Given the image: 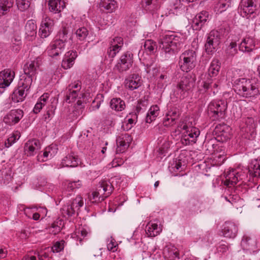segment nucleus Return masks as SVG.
Wrapping results in <instances>:
<instances>
[{"instance_id": "obj_1", "label": "nucleus", "mask_w": 260, "mask_h": 260, "mask_svg": "<svg viewBox=\"0 0 260 260\" xmlns=\"http://www.w3.org/2000/svg\"><path fill=\"white\" fill-rule=\"evenodd\" d=\"M81 89V82L77 80L70 84L67 87L65 101L68 103L77 101L74 106V113L76 117L81 115L85 108V104L88 101L87 94Z\"/></svg>"}, {"instance_id": "obj_2", "label": "nucleus", "mask_w": 260, "mask_h": 260, "mask_svg": "<svg viewBox=\"0 0 260 260\" xmlns=\"http://www.w3.org/2000/svg\"><path fill=\"white\" fill-rule=\"evenodd\" d=\"M235 92L240 96L253 98L259 94L260 82L257 78H239L234 81Z\"/></svg>"}, {"instance_id": "obj_3", "label": "nucleus", "mask_w": 260, "mask_h": 260, "mask_svg": "<svg viewBox=\"0 0 260 260\" xmlns=\"http://www.w3.org/2000/svg\"><path fill=\"white\" fill-rule=\"evenodd\" d=\"M186 39L180 33L170 32L163 37L160 47L165 54H174L180 49Z\"/></svg>"}, {"instance_id": "obj_4", "label": "nucleus", "mask_w": 260, "mask_h": 260, "mask_svg": "<svg viewBox=\"0 0 260 260\" xmlns=\"http://www.w3.org/2000/svg\"><path fill=\"white\" fill-rule=\"evenodd\" d=\"M228 104L221 100L211 101L207 107V114L212 121L220 120L225 118Z\"/></svg>"}, {"instance_id": "obj_5", "label": "nucleus", "mask_w": 260, "mask_h": 260, "mask_svg": "<svg viewBox=\"0 0 260 260\" xmlns=\"http://www.w3.org/2000/svg\"><path fill=\"white\" fill-rule=\"evenodd\" d=\"M113 181L111 183L107 180L100 182L96 190L89 196L90 201L96 204L104 201L113 191Z\"/></svg>"}, {"instance_id": "obj_6", "label": "nucleus", "mask_w": 260, "mask_h": 260, "mask_svg": "<svg viewBox=\"0 0 260 260\" xmlns=\"http://www.w3.org/2000/svg\"><path fill=\"white\" fill-rule=\"evenodd\" d=\"M195 80L191 76L187 75L181 78L174 89V94L177 98L183 100L188 95V92L194 85Z\"/></svg>"}, {"instance_id": "obj_7", "label": "nucleus", "mask_w": 260, "mask_h": 260, "mask_svg": "<svg viewBox=\"0 0 260 260\" xmlns=\"http://www.w3.org/2000/svg\"><path fill=\"white\" fill-rule=\"evenodd\" d=\"M197 54L194 51L188 50L182 53L178 61L180 70L184 72H188L196 67Z\"/></svg>"}, {"instance_id": "obj_8", "label": "nucleus", "mask_w": 260, "mask_h": 260, "mask_svg": "<svg viewBox=\"0 0 260 260\" xmlns=\"http://www.w3.org/2000/svg\"><path fill=\"white\" fill-rule=\"evenodd\" d=\"M179 127L181 129L185 131L181 139V142L183 145H192L196 142L197 138L200 134V131L199 128L188 126L186 123L184 122L180 123Z\"/></svg>"}, {"instance_id": "obj_9", "label": "nucleus", "mask_w": 260, "mask_h": 260, "mask_svg": "<svg viewBox=\"0 0 260 260\" xmlns=\"http://www.w3.org/2000/svg\"><path fill=\"white\" fill-rule=\"evenodd\" d=\"M134 63V55L130 51H126L121 55L114 70L118 73H122L130 69Z\"/></svg>"}, {"instance_id": "obj_10", "label": "nucleus", "mask_w": 260, "mask_h": 260, "mask_svg": "<svg viewBox=\"0 0 260 260\" xmlns=\"http://www.w3.org/2000/svg\"><path fill=\"white\" fill-rule=\"evenodd\" d=\"M84 205L83 198L78 196L73 201L69 202L64 205L61 209L60 211L62 216L64 217L71 216L77 213L80 208Z\"/></svg>"}, {"instance_id": "obj_11", "label": "nucleus", "mask_w": 260, "mask_h": 260, "mask_svg": "<svg viewBox=\"0 0 260 260\" xmlns=\"http://www.w3.org/2000/svg\"><path fill=\"white\" fill-rule=\"evenodd\" d=\"M220 39L221 36L218 31L216 30L211 31L205 45L206 52L208 54L213 53L219 45Z\"/></svg>"}, {"instance_id": "obj_12", "label": "nucleus", "mask_w": 260, "mask_h": 260, "mask_svg": "<svg viewBox=\"0 0 260 260\" xmlns=\"http://www.w3.org/2000/svg\"><path fill=\"white\" fill-rule=\"evenodd\" d=\"M54 25V20L46 16L43 17L39 30V35L41 38L48 37L52 32Z\"/></svg>"}, {"instance_id": "obj_13", "label": "nucleus", "mask_w": 260, "mask_h": 260, "mask_svg": "<svg viewBox=\"0 0 260 260\" xmlns=\"http://www.w3.org/2000/svg\"><path fill=\"white\" fill-rule=\"evenodd\" d=\"M256 10L254 0H241L239 6V13L243 17L249 18Z\"/></svg>"}, {"instance_id": "obj_14", "label": "nucleus", "mask_w": 260, "mask_h": 260, "mask_svg": "<svg viewBox=\"0 0 260 260\" xmlns=\"http://www.w3.org/2000/svg\"><path fill=\"white\" fill-rule=\"evenodd\" d=\"M204 209L203 202L199 199L189 200L184 209V213L188 216L196 215L201 213Z\"/></svg>"}, {"instance_id": "obj_15", "label": "nucleus", "mask_w": 260, "mask_h": 260, "mask_svg": "<svg viewBox=\"0 0 260 260\" xmlns=\"http://www.w3.org/2000/svg\"><path fill=\"white\" fill-rule=\"evenodd\" d=\"M42 62V57L38 56L33 60L27 62L24 66V73L34 77L38 73Z\"/></svg>"}, {"instance_id": "obj_16", "label": "nucleus", "mask_w": 260, "mask_h": 260, "mask_svg": "<svg viewBox=\"0 0 260 260\" xmlns=\"http://www.w3.org/2000/svg\"><path fill=\"white\" fill-rule=\"evenodd\" d=\"M132 139L131 136L127 133H124L120 134L116 139L117 145L116 153L124 152L128 147Z\"/></svg>"}, {"instance_id": "obj_17", "label": "nucleus", "mask_w": 260, "mask_h": 260, "mask_svg": "<svg viewBox=\"0 0 260 260\" xmlns=\"http://www.w3.org/2000/svg\"><path fill=\"white\" fill-rule=\"evenodd\" d=\"M123 45V38L116 37L112 39L110 41V45L107 50V54L111 58H114L121 50Z\"/></svg>"}, {"instance_id": "obj_18", "label": "nucleus", "mask_w": 260, "mask_h": 260, "mask_svg": "<svg viewBox=\"0 0 260 260\" xmlns=\"http://www.w3.org/2000/svg\"><path fill=\"white\" fill-rule=\"evenodd\" d=\"M238 231V224L231 221H225L222 226V235L227 238H235L237 235Z\"/></svg>"}, {"instance_id": "obj_19", "label": "nucleus", "mask_w": 260, "mask_h": 260, "mask_svg": "<svg viewBox=\"0 0 260 260\" xmlns=\"http://www.w3.org/2000/svg\"><path fill=\"white\" fill-rule=\"evenodd\" d=\"M218 86L217 82L213 81L210 79H207L201 82L199 90L209 95H215L218 91Z\"/></svg>"}, {"instance_id": "obj_20", "label": "nucleus", "mask_w": 260, "mask_h": 260, "mask_svg": "<svg viewBox=\"0 0 260 260\" xmlns=\"http://www.w3.org/2000/svg\"><path fill=\"white\" fill-rule=\"evenodd\" d=\"M225 179L223 180L224 185L229 187L235 185L240 180L243 179L239 172L236 169H232L228 171L224 175Z\"/></svg>"}, {"instance_id": "obj_21", "label": "nucleus", "mask_w": 260, "mask_h": 260, "mask_svg": "<svg viewBox=\"0 0 260 260\" xmlns=\"http://www.w3.org/2000/svg\"><path fill=\"white\" fill-rule=\"evenodd\" d=\"M66 45L62 42H58L55 40L51 42L46 49L47 54L52 57L59 56L64 51Z\"/></svg>"}, {"instance_id": "obj_22", "label": "nucleus", "mask_w": 260, "mask_h": 260, "mask_svg": "<svg viewBox=\"0 0 260 260\" xmlns=\"http://www.w3.org/2000/svg\"><path fill=\"white\" fill-rule=\"evenodd\" d=\"M23 116V111L19 109L11 110L4 117V122L10 125H14L19 122Z\"/></svg>"}, {"instance_id": "obj_23", "label": "nucleus", "mask_w": 260, "mask_h": 260, "mask_svg": "<svg viewBox=\"0 0 260 260\" xmlns=\"http://www.w3.org/2000/svg\"><path fill=\"white\" fill-rule=\"evenodd\" d=\"M142 6L146 11L150 12L154 15L157 14L156 17H158L160 15L161 17H164V15L161 12L160 4L156 2L155 0H142Z\"/></svg>"}, {"instance_id": "obj_24", "label": "nucleus", "mask_w": 260, "mask_h": 260, "mask_svg": "<svg viewBox=\"0 0 260 260\" xmlns=\"http://www.w3.org/2000/svg\"><path fill=\"white\" fill-rule=\"evenodd\" d=\"M15 73L10 69H6L0 72V88L8 87L13 81Z\"/></svg>"}, {"instance_id": "obj_25", "label": "nucleus", "mask_w": 260, "mask_h": 260, "mask_svg": "<svg viewBox=\"0 0 260 260\" xmlns=\"http://www.w3.org/2000/svg\"><path fill=\"white\" fill-rule=\"evenodd\" d=\"M209 18V12L206 11H202L197 14L192 20V26L193 29H200L208 20Z\"/></svg>"}, {"instance_id": "obj_26", "label": "nucleus", "mask_w": 260, "mask_h": 260, "mask_svg": "<svg viewBox=\"0 0 260 260\" xmlns=\"http://www.w3.org/2000/svg\"><path fill=\"white\" fill-rule=\"evenodd\" d=\"M125 86L131 90L137 89L141 85V77L138 74H133L127 76L124 81Z\"/></svg>"}, {"instance_id": "obj_27", "label": "nucleus", "mask_w": 260, "mask_h": 260, "mask_svg": "<svg viewBox=\"0 0 260 260\" xmlns=\"http://www.w3.org/2000/svg\"><path fill=\"white\" fill-rule=\"evenodd\" d=\"M41 149L39 140L35 139L27 141L24 145V150L27 156H32Z\"/></svg>"}, {"instance_id": "obj_28", "label": "nucleus", "mask_w": 260, "mask_h": 260, "mask_svg": "<svg viewBox=\"0 0 260 260\" xmlns=\"http://www.w3.org/2000/svg\"><path fill=\"white\" fill-rule=\"evenodd\" d=\"M239 50L243 52L250 53L255 49V41L252 37L247 36L239 45Z\"/></svg>"}, {"instance_id": "obj_29", "label": "nucleus", "mask_w": 260, "mask_h": 260, "mask_svg": "<svg viewBox=\"0 0 260 260\" xmlns=\"http://www.w3.org/2000/svg\"><path fill=\"white\" fill-rule=\"evenodd\" d=\"M241 245L244 250L248 251L250 253L254 252L257 247L255 238L246 235L244 236Z\"/></svg>"}, {"instance_id": "obj_30", "label": "nucleus", "mask_w": 260, "mask_h": 260, "mask_svg": "<svg viewBox=\"0 0 260 260\" xmlns=\"http://www.w3.org/2000/svg\"><path fill=\"white\" fill-rule=\"evenodd\" d=\"M77 57V53L76 51L71 50L67 52L64 54L62 61V67L65 70L70 69L74 64L75 60Z\"/></svg>"}, {"instance_id": "obj_31", "label": "nucleus", "mask_w": 260, "mask_h": 260, "mask_svg": "<svg viewBox=\"0 0 260 260\" xmlns=\"http://www.w3.org/2000/svg\"><path fill=\"white\" fill-rule=\"evenodd\" d=\"M57 148L56 146L51 145L46 147L43 154L40 153L37 156L38 160L39 161H45L51 158L57 153Z\"/></svg>"}, {"instance_id": "obj_32", "label": "nucleus", "mask_w": 260, "mask_h": 260, "mask_svg": "<svg viewBox=\"0 0 260 260\" xmlns=\"http://www.w3.org/2000/svg\"><path fill=\"white\" fill-rule=\"evenodd\" d=\"M37 26L33 20H28L25 26L26 38L28 41H32L37 35Z\"/></svg>"}, {"instance_id": "obj_33", "label": "nucleus", "mask_w": 260, "mask_h": 260, "mask_svg": "<svg viewBox=\"0 0 260 260\" xmlns=\"http://www.w3.org/2000/svg\"><path fill=\"white\" fill-rule=\"evenodd\" d=\"M161 227L158 225V222L156 221L149 222L145 229L146 234L149 237H154L157 236L161 232Z\"/></svg>"}, {"instance_id": "obj_34", "label": "nucleus", "mask_w": 260, "mask_h": 260, "mask_svg": "<svg viewBox=\"0 0 260 260\" xmlns=\"http://www.w3.org/2000/svg\"><path fill=\"white\" fill-rule=\"evenodd\" d=\"M80 162V159L77 155L74 153H71L62 159L61 164L63 167H76Z\"/></svg>"}, {"instance_id": "obj_35", "label": "nucleus", "mask_w": 260, "mask_h": 260, "mask_svg": "<svg viewBox=\"0 0 260 260\" xmlns=\"http://www.w3.org/2000/svg\"><path fill=\"white\" fill-rule=\"evenodd\" d=\"M230 127L224 123L219 124L216 126L214 133L218 137H223L224 139L230 138Z\"/></svg>"}, {"instance_id": "obj_36", "label": "nucleus", "mask_w": 260, "mask_h": 260, "mask_svg": "<svg viewBox=\"0 0 260 260\" xmlns=\"http://www.w3.org/2000/svg\"><path fill=\"white\" fill-rule=\"evenodd\" d=\"M34 78L24 73L20 77L18 86L26 90V91H28L31 85Z\"/></svg>"}, {"instance_id": "obj_37", "label": "nucleus", "mask_w": 260, "mask_h": 260, "mask_svg": "<svg viewBox=\"0 0 260 260\" xmlns=\"http://www.w3.org/2000/svg\"><path fill=\"white\" fill-rule=\"evenodd\" d=\"M49 10L54 13H59L66 7L65 3L61 0H49L48 2Z\"/></svg>"}, {"instance_id": "obj_38", "label": "nucleus", "mask_w": 260, "mask_h": 260, "mask_svg": "<svg viewBox=\"0 0 260 260\" xmlns=\"http://www.w3.org/2000/svg\"><path fill=\"white\" fill-rule=\"evenodd\" d=\"M27 92L26 90L18 86L17 88L15 89L12 94V101L15 103L23 101L27 95Z\"/></svg>"}, {"instance_id": "obj_39", "label": "nucleus", "mask_w": 260, "mask_h": 260, "mask_svg": "<svg viewBox=\"0 0 260 260\" xmlns=\"http://www.w3.org/2000/svg\"><path fill=\"white\" fill-rule=\"evenodd\" d=\"M88 234L86 230L82 227L76 229L74 233L71 234V237L77 241L76 244H81L82 240Z\"/></svg>"}, {"instance_id": "obj_40", "label": "nucleus", "mask_w": 260, "mask_h": 260, "mask_svg": "<svg viewBox=\"0 0 260 260\" xmlns=\"http://www.w3.org/2000/svg\"><path fill=\"white\" fill-rule=\"evenodd\" d=\"M165 257L168 260H179V252L178 249L174 247H167L164 252Z\"/></svg>"}, {"instance_id": "obj_41", "label": "nucleus", "mask_w": 260, "mask_h": 260, "mask_svg": "<svg viewBox=\"0 0 260 260\" xmlns=\"http://www.w3.org/2000/svg\"><path fill=\"white\" fill-rule=\"evenodd\" d=\"M159 107L157 105L151 106L146 117V122L147 123H150L152 121H154L156 117L159 115Z\"/></svg>"}, {"instance_id": "obj_42", "label": "nucleus", "mask_w": 260, "mask_h": 260, "mask_svg": "<svg viewBox=\"0 0 260 260\" xmlns=\"http://www.w3.org/2000/svg\"><path fill=\"white\" fill-rule=\"evenodd\" d=\"M100 7L103 8L108 13H112L118 7L117 2L115 0H101L99 4Z\"/></svg>"}, {"instance_id": "obj_43", "label": "nucleus", "mask_w": 260, "mask_h": 260, "mask_svg": "<svg viewBox=\"0 0 260 260\" xmlns=\"http://www.w3.org/2000/svg\"><path fill=\"white\" fill-rule=\"evenodd\" d=\"M66 190L62 192V195L64 197H69L71 195V193L67 192L75 191L76 189L80 188L82 186V182L80 180H78L75 181H70L67 184Z\"/></svg>"}, {"instance_id": "obj_44", "label": "nucleus", "mask_w": 260, "mask_h": 260, "mask_svg": "<svg viewBox=\"0 0 260 260\" xmlns=\"http://www.w3.org/2000/svg\"><path fill=\"white\" fill-rule=\"evenodd\" d=\"M74 29L75 30L74 35L77 41L80 42L84 41L88 35L87 29L84 26L80 27L79 25L78 27H75Z\"/></svg>"}, {"instance_id": "obj_45", "label": "nucleus", "mask_w": 260, "mask_h": 260, "mask_svg": "<svg viewBox=\"0 0 260 260\" xmlns=\"http://www.w3.org/2000/svg\"><path fill=\"white\" fill-rule=\"evenodd\" d=\"M110 106L112 109L116 111H121L125 108V104L124 101L120 98H113L110 102Z\"/></svg>"}, {"instance_id": "obj_46", "label": "nucleus", "mask_w": 260, "mask_h": 260, "mask_svg": "<svg viewBox=\"0 0 260 260\" xmlns=\"http://www.w3.org/2000/svg\"><path fill=\"white\" fill-rule=\"evenodd\" d=\"M220 69V62L218 59H214L208 69V74L211 77L216 76Z\"/></svg>"}, {"instance_id": "obj_47", "label": "nucleus", "mask_w": 260, "mask_h": 260, "mask_svg": "<svg viewBox=\"0 0 260 260\" xmlns=\"http://www.w3.org/2000/svg\"><path fill=\"white\" fill-rule=\"evenodd\" d=\"M144 49L148 54H151L156 52L157 45L154 41L148 39L146 40L143 45Z\"/></svg>"}, {"instance_id": "obj_48", "label": "nucleus", "mask_w": 260, "mask_h": 260, "mask_svg": "<svg viewBox=\"0 0 260 260\" xmlns=\"http://www.w3.org/2000/svg\"><path fill=\"white\" fill-rule=\"evenodd\" d=\"M231 0H218L215 4L214 10L216 13H221L225 11L230 5Z\"/></svg>"}, {"instance_id": "obj_49", "label": "nucleus", "mask_w": 260, "mask_h": 260, "mask_svg": "<svg viewBox=\"0 0 260 260\" xmlns=\"http://www.w3.org/2000/svg\"><path fill=\"white\" fill-rule=\"evenodd\" d=\"M69 29L66 26H63L61 29L58 32L55 38L57 42H62V44L66 45L68 41Z\"/></svg>"}, {"instance_id": "obj_50", "label": "nucleus", "mask_w": 260, "mask_h": 260, "mask_svg": "<svg viewBox=\"0 0 260 260\" xmlns=\"http://www.w3.org/2000/svg\"><path fill=\"white\" fill-rule=\"evenodd\" d=\"M249 175L254 178H260V159L256 160L249 167Z\"/></svg>"}, {"instance_id": "obj_51", "label": "nucleus", "mask_w": 260, "mask_h": 260, "mask_svg": "<svg viewBox=\"0 0 260 260\" xmlns=\"http://www.w3.org/2000/svg\"><path fill=\"white\" fill-rule=\"evenodd\" d=\"M12 171L10 168H4L0 171V181L4 184L9 183L12 180Z\"/></svg>"}, {"instance_id": "obj_52", "label": "nucleus", "mask_w": 260, "mask_h": 260, "mask_svg": "<svg viewBox=\"0 0 260 260\" xmlns=\"http://www.w3.org/2000/svg\"><path fill=\"white\" fill-rule=\"evenodd\" d=\"M13 6L10 0H0V16L6 15Z\"/></svg>"}, {"instance_id": "obj_53", "label": "nucleus", "mask_w": 260, "mask_h": 260, "mask_svg": "<svg viewBox=\"0 0 260 260\" xmlns=\"http://www.w3.org/2000/svg\"><path fill=\"white\" fill-rule=\"evenodd\" d=\"M245 122L246 126L243 128V131L246 133H250V135L253 134L255 128V124L253 118L248 117Z\"/></svg>"}, {"instance_id": "obj_54", "label": "nucleus", "mask_w": 260, "mask_h": 260, "mask_svg": "<svg viewBox=\"0 0 260 260\" xmlns=\"http://www.w3.org/2000/svg\"><path fill=\"white\" fill-rule=\"evenodd\" d=\"M158 144L159 145V150L162 154L166 153L170 147V142L167 138H159Z\"/></svg>"}, {"instance_id": "obj_55", "label": "nucleus", "mask_w": 260, "mask_h": 260, "mask_svg": "<svg viewBox=\"0 0 260 260\" xmlns=\"http://www.w3.org/2000/svg\"><path fill=\"white\" fill-rule=\"evenodd\" d=\"M55 107L52 105H50L44 115L43 119L45 121H49L54 115Z\"/></svg>"}, {"instance_id": "obj_56", "label": "nucleus", "mask_w": 260, "mask_h": 260, "mask_svg": "<svg viewBox=\"0 0 260 260\" xmlns=\"http://www.w3.org/2000/svg\"><path fill=\"white\" fill-rule=\"evenodd\" d=\"M20 138V135L19 133H16V134H12L10 137L5 141L4 144L6 147H10L13 144L16 142V140H18Z\"/></svg>"}, {"instance_id": "obj_57", "label": "nucleus", "mask_w": 260, "mask_h": 260, "mask_svg": "<svg viewBox=\"0 0 260 260\" xmlns=\"http://www.w3.org/2000/svg\"><path fill=\"white\" fill-rule=\"evenodd\" d=\"M215 140L211 139L206 141L204 143V146L206 148V150L208 151L209 153H213L215 151V147L217 146L215 144Z\"/></svg>"}, {"instance_id": "obj_58", "label": "nucleus", "mask_w": 260, "mask_h": 260, "mask_svg": "<svg viewBox=\"0 0 260 260\" xmlns=\"http://www.w3.org/2000/svg\"><path fill=\"white\" fill-rule=\"evenodd\" d=\"M117 246L118 244L114 238L111 237L107 240V247L109 251L115 252Z\"/></svg>"}, {"instance_id": "obj_59", "label": "nucleus", "mask_w": 260, "mask_h": 260, "mask_svg": "<svg viewBox=\"0 0 260 260\" xmlns=\"http://www.w3.org/2000/svg\"><path fill=\"white\" fill-rule=\"evenodd\" d=\"M18 8L21 11L26 10L30 5V0H16Z\"/></svg>"}, {"instance_id": "obj_60", "label": "nucleus", "mask_w": 260, "mask_h": 260, "mask_svg": "<svg viewBox=\"0 0 260 260\" xmlns=\"http://www.w3.org/2000/svg\"><path fill=\"white\" fill-rule=\"evenodd\" d=\"M61 222L62 221L60 220L54 222L51 225L50 232L54 235H56V234L60 232L61 229Z\"/></svg>"}, {"instance_id": "obj_61", "label": "nucleus", "mask_w": 260, "mask_h": 260, "mask_svg": "<svg viewBox=\"0 0 260 260\" xmlns=\"http://www.w3.org/2000/svg\"><path fill=\"white\" fill-rule=\"evenodd\" d=\"M225 156L221 154L215 155L212 160V164L215 166L221 165L225 160Z\"/></svg>"}, {"instance_id": "obj_62", "label": "nucleus", "mask_w": 260, "mask_h": 260, "mask_svg": "<svg viewBox=\"0 0 260 260\" xmlns=\"http://www.w3.org/2000/svg\"><path fill=\"white\" fill-rule=\"evenodd\" d=\"M176 123L175 117L172 118L168 115L166 114L164 118L162 124L166 127H169L174 125Z\"/></svg>"}, {"instance_id": "obj_63", "label": "nucleus", "mask_w": 260, "mask_h": 260, "mask_svg": "<svg viewBox=\"0 0 260 260\" xmlns=\"http://www.w3.org/2000/svg\"><path fill=\"white\" fill-rule=\"evenodd\" d=\"M64 241L63 240L55 242L52 247V251L53 252H59L61 251L64 248Z\"/></svg>"}, {"instance_id": "obj_64", "label": "nucleus", "mask_w": 260, "mask_h": 260, "mask_svg": "<svg viewBox=\"0 0 260 260\" xmlns=\"http://www.w3.org/2000/svg\"><path fill=\"white\" fill-rule=\"evenodd\" d=\"M20 45L21 40L20 39L14 38L12 40L11 47L14 51L18 52L20 49Z\"/></svg>"}]
</instances>
